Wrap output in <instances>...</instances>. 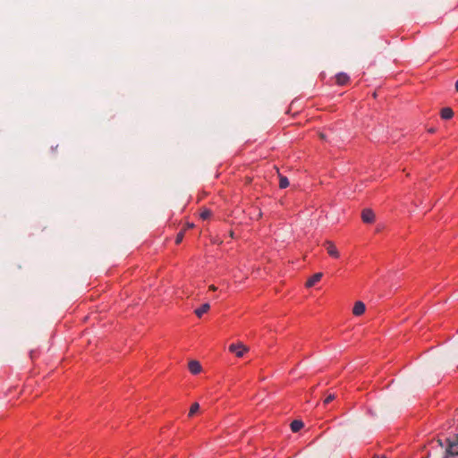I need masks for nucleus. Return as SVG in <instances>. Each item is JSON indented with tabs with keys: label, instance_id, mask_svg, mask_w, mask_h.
<instances>
[{
	"label": "nucleus",
	"instance_id": "nucleus-1",
	"mask_svg": "<svg viewBox=\"0 0 458 458\" xmlns=\"http://www.w3.org/2000/svg\"><path fill=\"white\" fill-rule=\"evenodd\" d=\"M446 453L451 455H458V433L446 438Z\"/></svg>",
	"mask_w": 458,
	"mask_h": 458
},
{
	"label": "nucleus",
	"instance_id": "nucleus-2",
	"mask_svg": "<svg viewBox=\"0 0 458 458\" xmlns=\"http://www.w3.org/2000/svg\"><path fill=\"white\" fill-rule=\"evenodd\" d=\"M228 350L230 352L234 353L239 358L242 357L248 351L246 346L240 343L230 344Z\"/></svg>",
	"mask_w": 458,
	"mask_h": 458
},
{
	"label": "nucleus",
	"instance_id": "nucleus-3",
	"mask_svg": "<svg viewBox=\"0 0 458 458\" xmlns=\"http://www.w3.org/2000/svg\"><path fill=\"white\" fill-rule=\"evenodd\" d=\"M325 247L330 257L335 259H338L340 257V253L333 242L327 241L325 242Z\"/></svg>",
	"mask_w": 458,
	"mask_h": 458
},
{
	"label": "nucleus",
	"instance_id": "nucleus-4",
	"mask_svg": "<svg viewBox=\"0 0 458 458\" xmlns=\"http://www.w3.org/2000/svg\"><path fill=\"white\" fill-rule=\"evenodd\" d=\"M361 219L363 223L372 224L375 221V214L372 209L365 208L361 212Z\"/></svg>",
	"mask_w": 458,
	"mask_h": 458
},
{
	"label": "nucleus",
	"instance_id": "nucleus-5",
	"mask_svg": "<svg viewBox=\"0 0 458 458\" xmlns=\"http://www.w3.org/2000/svg\"><path fill=\"white\" fill-rule=\"evenodd\" d=\"M350 77L347 73L339 72L335 75V82L339 86H345L349 83Z\"/></svg>",
	"mask_w": 458,
	"mask_h": 458
},
{
	"label": "nucleus",
	"instance_id": "nucleus-6",
	"mask_svg": "<svg viewBox=\"0 0 458 458\" xmlns=\"http://www.w3.org/2000/svg\"><path fill=\"white\" fill-rule=\"evenodd\" d=\"M322 276L323 274L320 272L314 274L306 281L305 286L307 288L314 286L317 283H318L321 280Z\"/></svg>",
	"mask_w": 458,
	"mask_h": 458
},
{
	"label": "nucleus",
	"instance_id": "nucleus-7",
	"mask_svg": "<svg viewBox=\"0 0 458 458\" xmlns=\"http://www.w3.org/2000/svg\"><path fill=\"white\" fill-rule=\"evenodd\" d=\"M189 370L193 375H198L201 372L202 367L198 360H191L188 365Z\"/></svg>",
	"mask_w": 458,
	"mask_h": 458
},
{
	"label": "nucleus",
	"instance_id": "nucleus-8",
	"mask_svg": "<svg viewBox=\"0 0 458 458\" xmlns=\"http://www.w3.org/2000/svg\"><path fill=\"white\" fill-rule=\"evenodd\" d=\"M366 307L362 301H356L352 308V313L355 316H360L365 312Z\"/></svg>",
	"mask_w": 458,
	"mask_h": 458
},
{
	"label": "nucleus",
	"instance_id": "nucleus-9",
	"mask_svg": "<svg viewBox=\"0 0 458 458\" xmlns=\"http://www.w3.org/2000/svg\"><path fill=\"white\" fill-rule=\"evenodd\" d=\"M210 309V305L208 303L202 304L199 308L196 309L194 313L198 318H201L205 313H207Z\"/></svg>",
	"mask_w": 458,
	"mask_h": 458
},
{
	"label": "nucleus",
	"instance_id": "nucleus-10",
	"mask_svg": "<svg viewBox=\"0 0 458 458\" xmlns=\"http://www.w3.org/2000/svg\"><path fill=\"white\" fill-rule=\"evenodd\" d=\"M440 115L442 119L448 120L454 116V112L450 107H445L442 108Z\"/></svg>",
	"mask_w": 458,
	"mask_h": 458
},
{
	"label": "nucleus",
	"instance_id": "nucleus-11",
	"mask_svg": "<svg viewBox=\"0 0 458 458\" xmlns=\"http://www.w3.org/2000/svg\"><path fill=\"white\" fill-rule=\"evenodd\" d=\"M303 427V423L301 420H293L291 423V429L293 432H298Z\"/></svg>",
	"mask_w": 458,
	"mask_h": 458
},
{
	"label": "nucleus",
	"instance_id": "nucleus-12",
	"mask_svg": "<svg viewBox=\"0 0 458 458\" xmlns=\"http://www.w3.org/2000/svg\"><path fill=\"white\" fill-rule=\"evenodd\" d=\"M199 410V404L198 403H194L191 404L190 411H189V417L194 416Z\"/></svg>",
	"mask_w": 458,
	"mask_h": 458
},
{
	"label": "nucleus",
	"instance_id": "nucleus-13",
	"mask_svg": "<svg viewBox=\"0 0 458 458\" xmlns=\"http://www.w3.org/2000/svg\"><path fill=\"white\" fill-rule=\"evenodd\" d=\"M289 186V181L285 176L279 175V187L285 189Z\"/></svg>",
	"mask_w": 458,
	"mask_h": 458
},
{
	"label": "nucleus",
	"instance_id": "nucleus-14",
	"mask_svg": "<svg viewBox=\"0 0 458 458\" xmlns=\"http://www.w3.org/2000/svg\"><path fill=\"white\" fill-rule=\"evenodd\" d=\"M199 216L202 220H207L211 216V211L209 209H203L199 213Z\"/></svg>",
	"mask_w": 458,
	"mask_h": 458
},
{
	"label": "nucleus",
	"instance_id": "nucleus-15",
	"mask_svg": "<svg viewBox=\"0 0 458 458\" xmlns=\"http://www.w3.org/2000/svg\"><path fill=\"white\" fill-rule=\"evenodd\" d=\"M183 237H184V233L182 231L179 232L175 238V244H177V245L180 244L182 242Z\"/></svg>",
	"mask_w": 458,
	"mask_h": 458
},
{
	"label": "nucleus",
	"instance_id": "nucleus-16",
	"mask_svg": "<svg viewBox=\"0 0 458 458\" xmlns=\"http://www.w3.org/2000/svg\"><path fill=\"white\" fill-rule=\"evenodd\" d=\"M335 399V394H329L325 399H324V404L327 405L330 403L333 400Z\"/></svg>",
	"mask_w": 458,
	"mask_h": 458
},
{
	"label": "nucleus",
	"instance_id": "nucleus-17",
	"mask_svg": "<svg viewBox=\"0 0 458 458\" xmlns=\"http://www.w3.org/2000/svg\"><path fill=\"white\" fill-rule=\"evenodd\" d=\"M216 289L217 288L214 284L209 285V290L210 291H216Z\"/></svg>",
	"mask_w": 458,
	"mask_h": 458
},
{
	"label": "nucleus",
	"instance_id": "nucleus-18",
	"mask_svg": "<svg viewBox=\"0 0 458 458\" xmlns=\"http://www.w3.org/2000/svg\"><path fill=\"white\" fill-rule=\"evenodd\" d=\"M455 89L458 91V81L455 82Z\"/></svg>",
	"mask_w": 458,
	"mask_h": 458
},
{
	"label": "nucleus",
	"instance_id": "nucleus-19",
	"mask_svg": "<svg viewBox=\"0 0 458 458\" xmlns=\"http://www.w3.org/2000/svg\"><path fill=\"white\" fill-rule=\"evenodd\" d=\"M429 131H430V132H434V131H435V130H434V129H430V130H429Z\"/></svg>",
	"mask_w": 458,
	"mask_h": 458
}]
</instances>
